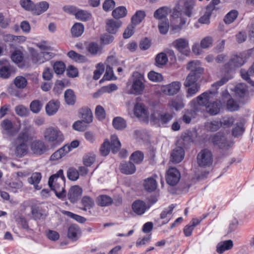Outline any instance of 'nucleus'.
<instances>
[{"label":"nucleus","instance_id":"69168bd1","mask_svg":"<svg viewBox=\"0 0 254 254\" xmlns=\"http://www.w3.org/2000/svg\"><path fill=\"white\" fill-rule=\"evenodd\" d=\"M49 3L46 1H42L35 7V13L37 15H40L41 13L46 11L49 8Z\"/></svg>","mask_w":254,"mask_h":254},{"label":"nucleus","instance_id":"8fccbe9b","mask_svg":"<svg viewBox=\"0 0 254 254\" xmlns=\"http://www.w3.org/2000/svg\"><path fill=\"white\" fill-rule=\"evenodd\" d=\"M67 55L69 58L76 62L84 63L86 61V58L84 56L78 54L72 50L69 51Z\"/></svg>","mask_w":254,"mask_h":254},{"label":"nucleus","instance_id":"e2e57ef3","mask_svg":"<svg viewBox=\"0 0 254 254\" xmlns=\"http://www.w3.org/2000/svg\"><path fill=\"white\" fill-rule=\"evenodd\" d=\"M226 108L229 111L234 112L238 111L240 108V106L234 99L230 98L227 101Z\"/></svg>","mask_w":254,"mask_h":254},{"label":"nucleus","instance_id":"37998d69","mask_svg":"<svg viewBox=\"0 0 254 254\" xmlns=\"http://www.w3.org/2000/svg\"><path fill=\"white\" fill-rule=\"evenodd\" d=\"M67 148L66 146H63L54 153H53L50 156V160L51 161H57L60 159L64 156L67 154V151L66 149Z\"/></svg>","mask_w":254,"mask_h":254},{"label":"nucleus","instance_id":"dca6fc26","mask_svg":"<svg viewBox=\"0 0 254 254\" xmlns=\"http://www.w3.org/2000/svg\"><path fill=\"white\" fill-rule=\"evenodd\" d=\"M193 0H179L178 4L182 8L183 13L187 16L190 17L194 6Z\"/></svg>","mask_w":254,"mask_h":254},{"label":"nucleus","instance_id":"cd10ccee","mask_svg":"<svg viewBox=\"0 0 254 254\" xmlns=\"http://www.w3.org/2000/svg\"><path fill=\"white\" fill-rule=\"evenodd\" d=\"M55 54L52 52H43L40 54H36V60L33 58L32 61L35 63L41 64L49 61L55 57Z\"/></svg>","mask_w":254,"mask_h":254},{"label":"nucleus","instance_id":"ea45409f","mask_svg":"<svg viewBox=\"0 0 254 254\" xmlns=\"http://www.w3.org/2000/svg\"><path fill=\"white\" fill-rule=\"evenodd\" d=\"M239 12L237 10L232 9L228 12L223 18V21L226 24H230L237 19Z\"/></svg>","mask_w":254,"mask_h":254},{"label":"nucleus","instance_id":"de8ad7c7","mask_svg":"<svg viewBox=\"0 0 254 254\" xmlns=\"http://www.w3.org/2000/svg\"><path fill=\"white\" fill-rule=\"evenodd\" d=\"M81 204L83 206V210L90 209L94 205V200L89 196H84L81 199Z\"/></svg>","mask_w":254,"mask_h":254},{"label":"nucleus","instance_id":"7c9ffc66","mask_svg":"<svg viewBox=\"0 0 254 254\" xmlns=\"http://www.w3.org/2000/svg\"><path fill=\"white\" fill-rule=\"evenodd\" d=\"M120 170L122 173L129 175L132 174L135 172L136 168L133 163L130 162H125L121 163Z\"/></svg>","mask_w":254,"mask_h":254},{"label":"nucleus","instance_id":"0eeeda50","mask_svg":"<svg viewBox=\"0 0 254 254\" xmlns=\"http://www.w3.org/2000/svg\"><path fill=\"white\" fill-rule=\"evenodd\" d=\"M49 145L40 139H36L32 142L31 149L32 152L37 155H41L48 151L50 149Z\"/></svg>","mask_w":254,"mask_h":254},{"label":"nucleus","instance_id":"3c124183","mask_svg":"<svg viewBox=\"0 0 254 254\" xmlns=\"http://www.w3.org/2000/svg\"><path fill=\"white\" fill-rule=\"evenodd\" d=\"M113 126L117 129L122 130L126 127V122L121 117H116L113 121Z\"/></svg>","mask_w":254,"mask_h":254},{"label":"nucleus","instance_id":"e433bc0d","mask_svg":"<svg viewBox=\"0 0 254 254\" xmlns=\"http://www.w3.org/2000/svg\"><path fill=\"white\" fill-rule=\"evenodd\" d=\"M145 16L146 14L144 10H137L131 18V24L136 26L143 21Z\"/></svg>","mask_w":254,"mask_h":254},{"label":"nucleus","instance_id":"79ce46f5","mask_svg":"<svg viewBox=\"0 0 254 254\" xmlns=\"http://www.w3.org/2000/svg\"><path fill=\"white\" fill-rule=\"evenodd\" d=\"M84 30V27L83 24L76 23L71 27V33L73 37H78L83 34Z\"/></svg>","mask_w":254,"mask_h":254},{"label":"nucleus","instance_id":"58836bf2","mask_svg":"<svg viewBox=\"0 0 254 254\" xmlns=\"http://www.w3.org/2000/svg\"><path fill=\"white\" fill-rule=\"evenodd\" d=\"M168 59L167 55L163 52L158 54L155 59V65L158 67H162L167 64Z\"/></svg>","mask_w":254,"mask_h":254},{"label":"nucleus","instance_id":"72a5a7b5","mask_svg":"<svg viewBox=\"0 0 254 254\" xmlns=\"http://www.w3.org/2000/svg\"><path fill=\"white\" fill-rule=\"evenodd\" d=\"M168 106L178 111L185 107L184 100L182 97L177 96L168 103Z\"/></svg>","mask_w":254,"mask_h":254},{"label":"nucleus","instance_id":"774afa93","mask_svg":"<svg viewBox=\"0 0 254 254\" xmlns=\"http://www.w3.org/2000/svg\"><path fill=\"white\" fill-rule=\"evenodd\" d=\"M95 161V155L92 153H88L83 159V164L86 167L91 166Z\"/></svg>","mask_w":254,"mask_h":254},{"label":"nucleus","instance_id":"aec40b11","mask_svg":"<svg viewBox=\"0 0 254 254\" xmlns=\"http://www.w3.org/2000/svg\"><path fill=\"white\" fill-rule=\"evenodd\" d=\"M60 106V102L58 100L50 101L46 106L45 110L47 115L52 116L58 111Z\"/></svg>","mask_w":254,"mask_h":254},{"label":"nucleus","instance_id":"4be33fe9","mask_svg":"<svg viewBox=\"0 0 254 254\" xmlns=\"http://www.w3.org/2000/svg\"><path fill=\"white\" fill-rule=\"evenodd\" d=\"M61 181H57L53 184L51 190H53L56 196L59 198H63L66 195V191L63 187V184H60Z\"/></svg>","mask_w":254,"mask_h":254},{"label":"nucleus","instance_id":"39448f33","mask_svg":"<svg viewBox=\"0 0 254 254\" xmlns=\"http://www.w3.org/2000/svg\"><path fill=\"white\" fill-rule=\"evenodd\" d=\"M249 57L245 53L234 55L228 63L224 65V68L227 73L235 68L241 67L246 62Z\"/></svg>","mask_w":254,"mask_h":254},{"label":"nucleus","instance_id":"4468645a","mask_svg":"<svg viewBox=\"0 0 254 254\" xmlns=\"http://www.w3.org/2000/svg\"><path fill=\"white\" fill-rule=\"evenodd\" d=\"M181 87V84L179 81H173L170 84L162 85L161 89L164 94L173 96L179 92Z\"/></svg>","mask_w":254,"mask_h":254},{"label":"nucleus","instance_id":"a18cd8bd","mask_svg":"<svg viewBox=\"0 0 254 254\" xmlns=\"http://www.w3.org/2000/svg\"><path fill=\"white\" fill-rule=\"evenodd\" d=\"M111 143H110V148L113 153H116L121 148V144L118 137L116 135L111 136Z\"/></svg>","mask_w":254,"mask_h":254},{"label":"nucleus","instance_id":"9d476101","mask_svg":"<svg viewBox=\"0 0 254 254\" xmlns=\"http://www.w3.org/2000/svg\"><path fill=\"white\" fill-rule=\"evenodd\" d=\"M211 140L214 145L217 146L220 149L228 148L229 146L227 138L223 132H217L211 136Z\"/></svg>","mask_w":254,"mask_h":254},{"label":"nucleus","instance_id":"49530a36","mask_svg":"<svg viewBox=\"0 0 254 254\" xmlns=\"http://www.w3.org/2000/svg\"><path fill=\"white\" fill-rule=\"evenodd\" d=\"M53 69L57 75L63 74L65 70V64L62 61H57L53 64Z\"/></svg>","mask_w":254,"mask_h":254},{"label":"nucleus","instance_id":"c85d7f7f","mask_svg":"<svg viewBox=\"0 0 254 254\" xmlns=\"http://www.w3.org/2000/svg\"><path fill=\"white\" fill-rule=\"evenodd\" d=\"M184 150L182 147H178L174 149L171 155V160L173 162L179 163L184 157Z\"/></svg>","mask_w":254,"mask_h":254},{"label":"nucleus","instance_id":"6e6552de","mask_svg":"<svg viewBox=\"0 0 254 254\" xmlns=\"http://www.w3.org/2000/svg\"><path fill=\"white\" fill-rule=\"evenodd\" d=\"M14 71V67L8 61L5 59L0 60V77L3 79L8 78Z\"/></svg>","mask_w":254,"mask_h":254},{"label":"nucleus","instance_id":"6e6d98bb","mask_svg":"<svg viewBox=\"0 0 254 254\" xmlns=\"http://www.w3.org/2000/svg\"><path fill=\"white\" fill-rule=\"evenodd\" d=\"M91 17L90 13L83 10H79L75 13L76 18L83 21H88L91 18Z\"/></svg>","mask_w":254,"mask_h":254},{"label":"nucleus","instance_id":"603ef678","mask_svg":"<svg viewBox=\"0 0 254 254\" xmlns=\"http://www.w3.org/2000/svg\"><path fill=\"white\" fill-rule=\"evenodd\" d=\"M205 128L210 131H216L221 127V123L218 120H213L205 124Z\"/></svg>","mask_w":254,"mask_h":254},{"label":"nucleus","instance_id":"423d86ee","mask_svg":"<svg viewBox=\"0 0 254 254\" xmlns=\"http://www.w3.org/2000/svg\"><path fill=\"white\" fill-rule=\"evenodd\" d=\"M196 159L197 163L199 167H209L213 163V155L208 149H203L198 153Z\"/></svg>","mask_w":254,"mask_h":254},{"label":"nucleus","instance_id":"b1692460","mask_svg":"<svg viewBox=\"0 0 254 254\" xmlns=\"http://www.w3.org/2000/svg\"><path fill=\"white\" fill-rule=\"evenodd\" d=\"M79 114L82 118V121L86 124H90L93 121V115L92 112L88 107H83L79 111Z\"/></svg>","mask_w":254,"mask_h":254},{"label":"nucleus","instance_id":"4d7b16f0","mask_svg":"<svg viewBox=\"0 0 254 254\" xmlns=\"http://www.w3.org/2000/svg\"><path fill=\"white\" fill-rule=\"evenodd\" d=\"M144 159V154L140 151L134 152L130 157V160L135 164L141 163Z\"/></svg>","mask_w":254,"mask_h":254},{"label":"nucleus","instance_id":"f8f14e48","mask_svg":"<svg viewBox=\"0 0 254 254\" xmlns=\"http://www.w3.org/2000/svg\"><path fill=\"white\" fill-rule=\"evenodd\" d=\"M180 178V173L176 168L171 167L168 170L166 180L167 183L170 186H174L177 185Z\"/></svg>","mask_w":254,"mask_h":254},{"label":"nucleus","instance_id":"338daca9","mask_svg":"<svg viewBox=\"0 0 254 254\" xmlns=\"http://www.w3.org/2000/svg\"><path fill=\"white\" fill-rule=\"evenodd\" d=\"M110 143L109 140L106 139L104 140L103 143L100 147V152L102 156H106L108 155L110 151Z\"/></svg>","mask_w":254,"mask_h":254},{"label":"nucleus","instance_id":"c03bdc74","mask_svg":"<svg viewBox=\"0 0 254 254\" xmlns=\"http://www.w3.org/2000/svg\"><path fill=\"white\" fill-rule=\"evenodd\" d=\"M169 8L166 6H163L157 9L154 13V17L157 19H162L166 18L168 15Z\"/></svg>","mask_w":254,"mask_h":254},{"label":"nucleus","instance_id":"a211bd4d","mask_svg":"<svg viewBox=\"0 0 254 254\" xmlns=\"http://www.w3.org/2000/svg\"><path fill=\"white\" fill-rule=\"evenodd\" d=\"M82 193V189L77 186L72 187L69 190L67 197L71 203H75L77 201Z\"/></svg>","mask_w":254,"mask_h":254},{"label":"nucleus","instance_id":"20e7f679","mask_svg":"<svg viewBox=\"0 0 254 254\" xmlns=\"http://www.w3.org/2000/svg\"><path fill=\"white\" fill-rule=\"evenodd\" d=\"M130 93L135 95H141L145 89L146 82L144 74L134 71L132 74Z\"/></svg>","mask_w":254,"mask_h":254},{"label":"nucleus","instance_id":"1a4fd4ad","mask_svg":"<svg viewBox=\"0 0 254 254\" xmlns=\"http://www.w3.org/2000/svg\"><path fill=\"white\" fill-rule=\"evenodd\" d=\"M173 113L165 112L159 113L157 117L154 114H152L151 118L154 123L159 124L163 127H166V125L173 119Z\"/></svg>","mask_w":254,"mask_h":254},{"label":"nucleus","instance_id":"4c0bfd02","mask_svg":"<svg viewBox=\"0 0 254 254\" xmlns=\"http://www.w3.org/2000/svg\"><path fill=\"white\" fill-rule=\"evenodd\" d=\"M213 10V6L207 5L204 15L199 18L198 22L202 24H209L210 23V18Z\"/></svg>","mask_w":254,"mask_h":254},{"label":"nucleus","instance_id":"393cba45","mask_svg":"<svg viewBox=\"0 0 254 254\" xmlns=\"http://www.w3.org/2000/svg\"><path fill=\"white\" fill-rule=\"evenodd\" d=\"M31 214L34 220H39L44 215V211L42 208L37 203L32 202L31 204Z\"/></svg>","mask_w":254,"mask_h":254},{"label":"nucleus","instance_id":"c756f323","mask_svg":"<svg viewBox=\"0 0 254 254\" xmlns=\"http://www.w3.org/2000/svg\"><path fill=\"white\" fill-rule=\"evenodd\" d=\"M96 201L97 205L101 207L109 206L113 203V198L106 194L99 195L96 198Z\"/></svg>","mask_w":254,"mask_h":254},{"label":"nucleus","instance_id":"f257e3e1","mask_svg":"<svg viewBox=\"0 0 254 254\" xmlns=\"http://www.w3.org/2000/svg\"><path fill=\"white\" fill-rule=\"evenodd\" d=\"M187 68L190 72L187 76L184 85L189 87L187 97H190L193 96L199 91L200 85L197 81L203 74L204 68L201 67V63L198 61L190 62L187 64Z\"/></svg>","mask_w":254,"mask_h":254},{"label":"nucleus","instance_id":"2f4dec72","mask_svg":"<svg viewBox=\"0 0 254 254\" xmlns=\"http://www.w3.org/2000/svg\"><path fill=\"white\" fill-rule=\"evenodd\" d=\"M233 242L231 240H226L219 243L216 247V252L220 254L232 248Z\"/></svg>","mask_w":254,"mask_h":254},{"label":"nucleus","instance_id":"09e8293b","mask_svg":"<svg viewBox=\"0 0 254 254\" xmlns=\"http://www.w3.org/2000/svg\"><path fill=\"white\" fill-rule=\"evenodd\" d=\"M127 10L125 6H119L112 12L113 16L116 19H120L126 16Z\"/></svg>","mask_w":254,"mask_h":254},{"label":"nucleus","instance_id":"a878e982","mask_svg":"<svg viewBox=\"0 0 254 254\" xmlns=\"http://www.w3.org/2000/svg\"><path fill=\"white\" fill-rule=\"evenodd\" d=\"M201 221V219L193 218L190 222L189 224L186 225L183 230L184 235L186 237H190L191 235L192 232L194 228Z\"/></svg>","mask_w":254,"mask_h":254},{"label":"nucleus","instance_id":"13d9d810","mask_svg":"<svg viewBox=\"0 0 254 254\" xmlns=\"http://www.w3.org/2000/svg\"><path fill=\"white\" fill-rule=\"evenodd\" d=\"M43 107V104L39 100H35L32 101L30 104V109L31 112L35 114L40 112Z\"/></svg>","mask_w":254,"mask_h":254},{"label":"nucleus","instance_id":"864d4df0","mask_svg":"<svg viewBox=\"0 0 254 254\" xmlns=\"http://www.w3.org/2000/svg\"><path fill=\"white\" fill-rule=\"evenodd\" d=\"M244 131V124L241 122L237 123L232 129V134L234 137H238L242 135Z\"/></svg>","mask_w":254,"mask_h":254},{"label":"nucleus","instance_id":"473e14b6","mask_svg":"<svg viewBox=\"0 0 254 254\" xmlns=\"http://www.w3.org/2000/svg\"><path fill=\"white\" fill-rule=\"evenodd\" d=\"M133 211L138 215L143 214L146 210V205L144 201L140 200L135 201L132 204Z\"/></svg>","mask_w":254,"mask_h":254},{"label":"nucleus","instance_id":"5fc2aeb1","mask_svg":"<svg viewBox=\"0 0 254 254\" xmlns=\"http://www.w3.org/2000/svg\"><path fill=\"white\" fill-rule=\"evenodd\" d=\"M148 79L154 82H159L163 80V75L158 72L153 70L149 71L147 74Z\"/></svg>","mask_w":254,"mask_h":254},{"label":"nucleus","instance_id":"6ab92c4d","mask_svg":"<svg viewBox=\"0 0 254 254\" xmlns=\"http://www.w3.org/2000/svg\"><path fill=\"white\" fill-rule=\"evenodd\" d=\"M197 116V110L194 109H185L183 112L182 117L180 121L186 124H190L192 119L195 118Z\"/></svg>","mask_w":254,"mask_h":254},{"label":"nucleus","instance_id":"f704fd0d","mask_svg":"<svg viewBox=\"0 0 254 254\" xmlns=\"http://www.w3.org/2000/svg\"><path fill=\"white\" fill-rule=\"evenodd\" d=\"M61 181L64 184L65 182V177L64 175V172L62 169L59 170L56 174L52 175L49 179L48 185L50 187H52L53 184L57 181Z\"/></svg>","mask_w":254,"mask_h":254},{"label":"nucleus","instance_id":"f3484780","mask_svg":"<svg viewBox=\"0 0 254 254\" xmlns=\"http://www.w3.org/2000/svg\"><path fill=\"white\" fill-rule=\"evenodd\" d=\"M157 175H154L152 177L144 180L143 186L145 190L148 192H152L156 190L157 187L156 182Z\"/></svg>","mask_w":254,"mask_h":254},{"label":"nucleus","instance_id":"5701e85b","mask_svg":"<svg viewBox=\"0 0 254 254\" xmlns=\"http://www.w3.org/2000/svg\"><path fill=\"white\" fill-rule=\"evenodd\" d=\"M80 233L79 227L75 224H72L68 228L67 237L71 241H76L79 239L78 235Z\"/></svg>","mask_w":254,"mask_h":254},{"label":"nucleus","instance_id":"c9c22d12","mask_svg":"<svg viewBox=\"0 0 254 254\" xmlns=\"http://www.w3.org/2000/svg\"><path fill=\"white\" fill-rule=\"evenodd\" d=\"M248 86L245 83H238L235 87V93L237 96L244 98L248 93Z\"/></svg>","mask_w":254,"mask_h":254},{"label":"nucleus","instance_id":"412c9836","mask_svg":"<svg viewBox=\"0 0 254 254\" xmlns=\"http://www.w3.org/2000/svg\"><path fill=\"white\" fill-rule=\"evenodd\" d=\"M122 22L119 20L109 19L106 21V29L107 32L111 34H115L121 27Z\"/></svg>","mask_w":254,"mask_h":254},{"label":"nucleus","instance_id":"2eb2a0df","mask_svg":"<svg viewBox=\"0 0 254 254\" xmlns=\"http://www.w3.org/2000/svg\"><path fill=\"white\" fill-rule=\"evenodd\" d=\"M29 139H19L17 136L15 140V154L17 156L21 157L24 156L27 152L28 145L27 143Z\"/></svg>","mask_w":254,"mask_h":254},{"label":"nucleus","instance_id":"f03ea898","mask_svg":"<svg viewBox=\"0 0 254 254\" xmlns=\"http://www.w3.org/2000/svg\"><path fill=\"white\" fill-rule=\"evenodd\" d=\"M217 94L216 92L207 91L198 96L195 99L191 101V103H197L202 106H205L207 112L210 115L213 116L218 114L220 110L221 101L219 100L210 102Z\"/></svg>","mask_w":254,"mask_h":254},{"label":"nucleus","instance_id":"052dcab7","mask_svg":"<svg viewBox=\"0 0 254 254\" xmlns=\"http://www.w3.org/2000/svg\"><path fill=\"white\" fill-rule=\"evenodd\" d=\"M14 83L17 88L23 89L26 86L27 84V81L24 77L22 76H18L14 79Z\"/></svg>","mask_w":254,"mask_h":254},{"label":"nucleus","instance_id":"a19ab883","mask_svg":"<svg viewBox=\"0 0 254 254\" xmlns=\"http://www.w3.org/2000/svg\"><path fill=\"white\" fill-rule=\"evenodd\" d=\"M66 103L69 105H73L76 102V96L74 91L70 89H67L64 94Z\"/></svg>","mask_w":254,"mask_h":254},{"label":"nucleus","instance_id":"0e129e2a","mask_svg":"<svg viewBox=\"0 0 254 254\" xmlns=\"http://www.w3.org/2000/svg\"><path fill=\"white\" fill-rule=\"evenodd\" d=\"M235 121V118L232 116H225L222 121H220L221 127H229L232 126Z\"/></svg>","mask_w":254,"mask_h":254},{"label":"nucleus","instance_id":"680f3d73","mask_svg":"<svg viewBox=\"0 0 254 254\" xmlns=\"http://www.w3.org/2000/svg\"><path fill=\"white\" fill-rule=\"evenodd\" d=\"M15 113L23 117L28 116L29 113L28 109L23 105H18L15 107Z\"/></svg>","mask_w":254,"mask_h":254},{"label":"nucleus","instance_id":"bf43d9fd","mask_svg":"<svg viewBox=\"0 0 254 254\" xmlns=\"http://www.w3.org/2000/svg\"><path fill=\"white\" fill-rule=\"evenodd\" d=\"M42 176L40 173H33L30 178L28 179V182L35 186L36 189L39 190L37 188L38 184L40 183L41 180Z\"/></svg>","mask_w":254,"mask_h":254},{"label":"nucleus","instance_id":"ddd939ff","mask_svg":"<svg viewBox=\"0 0 254 254\" xmlns=\"http://www.w3.org/2000/svg\"><path fill=\"white\" fill-rule=\"evenodd\" d=\"M173 46L181 53L185 56H189L190 49L189 42L184 38H179L173 42Z\"/></svg>","mask_w":254,"mask_h":254},{"label":"nucleus","instance_id":"9b49d317","mask_svg":"<svg viewBox=\"0 0 254 254\" xmlns=\"http://www.w3.org/2000/svg\"><path fill=\"white\" fill-rule=\"evenodd\" d=\"M24 127L22 131L20 132L18 136L19 139H27L31 140L34 134L35 130L32 125L29 124L28 120H25L23 122Z\"/></svg>","mask_w":254,"mask_h":254},{"label":"nucleus","instance_id":"7ed1b4c3","mask_svg":"<svg viewBox=\"0 0 254 254\" xmlns=\"http://www.w3.org/2000/svg\"><path fill=\"white\" fill-rule=\"evenodd\" d=\"M43 137L51 149H55L60 145L64 139L62 132L53 127H49L44 130Z\"/></svg>","mask_w":254,"mask_h":254},{"label":"nucleus","instance_id":"bb28decb","mask_svg":"<svg viewBox=\"0 0 254 254\" xmlns=\"http://www.w3.org/2000/svg\"><path fill=\"white\" fill-rule=\"evenodd\" d=\"M134 114L137 117H144L148 115V108L142 103L137 102L134 107Z\"/></svg>","mask_w":254,"mask_h":254}]
</instances>
